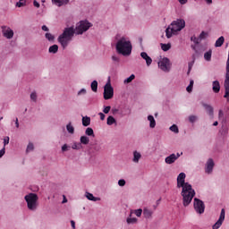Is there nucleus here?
I'll return each instance as SVG.
<instances>
[{"mask_svg":"<svg viewBox=\"0 0 229 229\" xmlns=\"http://www.w3.org/2000/svg\"><path fill=\"white\" fill-rule=\"evenodd\" d=\"M82 125L85 127L90 126V117L83 116L82 117Z\"/></svg>","mask_w":229,"mask_h":229,"instance_id":"obj_26","label":"nucleus"},{"mask_svg":"<svg viewBox=\"0 0 229 229\" xmlns=\"http://www.w3.org/2000/svg\"><path fill=\"white\" fill-rule=\"evenodd\" d=\"M86 198L89 201H97L98 200V198L94 197V195L90 192H86Z\"/></svg>","mask_w":229,"mask_h":229,"instance_id":"obj_31","label":"nucleus"},{"mask_svg":"<svg viewBox=\"0 0 229 229\" xmlns=\"http://www.w3.org/2000/svg\"><path fill=\"white\" fill-rule=\"evenodd\" d=\"M53 4L55 6H64V4H69V0H52Z\"/></svg>","mask_w":229,"mask_h":229,"instance_id":"obj_18","label":"nucleus"},{"mask_svg":"<svg viewBox=\"0 0 229 229\" xmlns=\"http://www.w3.org/2000/svg\"><path fill=\"white\" fill-rule=\"evenodd\" d=\"M66 131H68L70 135H74V126L72 123L70 122L66 124Z\"/></svg>","mask_w":229,"mask_h":229,"instance_id":"obj_21","label":"nucleus"},{"mask_svg":"<svg viewBox=\"0 0 229 229\" xmlns=\"http://www.w3.org/2000/svg\"><path fill=\"white\" fill-rule=\"evenodd\" d=\"M98 115H99L101 121H105V117H106L105 114L98 113Z\"/></svg>","mask_w":229,"mask_h":229,"instance_id":"obj_55","label":"nucleus"},{"mask_svg":"<svg viewBox=\"0 0 229 229\" xmlns=\"http://www.w3.org/2000/svg\"><path fill=\"white\" fill-rule=\"evenodd\" d=\"M140 56H141V58H143V60L146 61V64H147L148 67H149V65H151V64H153V59H151L149 57V55H148V53L141 52Z\"/></svg>","mask_w":229,"mask_h":229,"instance_id":"obj_16","label":"nucleus"},{"mask_svg":"<svg viewBox=\"0 0 229 229\" xmlns=\"http://www.w3.org/2000/svg\"><path fill=\"white\" fill-rule=\"evenodd\" d=\"M212 89H213V92H215V94H217L219 92V90H221V85L219 84V82L217 81H213Z\"/></svg>","mask_w":229,"mask_h":229,"instance_id":"obj_19","label":"nucleus"},{"mask_svg":"<svg viewBox=\"0 0 229 229\" xmlns=\"http://www.w3.org/2000/svg\"><path fill=\"white\" fill-rule=\"evenodd\" d=\"M48 53L52 55H56V53H58V45H53L49 47Z\"/></svg>","mask_w":229,"mask_h":229,"instance_id":"obj_24","label":"nucleus"},{"mask_svg":"<svg viewBox=\"0 0 229 229\" xmlns=\"http://www.w3.org/2000/svg\"><path fill=\"white\" fill-rule=\"evenodd\" d=\"M140 158H142V154L137 150H134L132 152V162L134 164H139V162H140Z\"/></svg>","mask_w":229,"mask_h":229,"instance_id":"obj_15","label":"nucleus"},{"mask_svg":"<svg viewBox=\"0 0 229 229\" xmlns=\"http://www.w3.org/2000/svg\"><path fill=\"white\" fill-rule=\"evenodd\" d=\"M205 2L207 3V4H212V0H205Z\"/></svg>","mask_w":229,"mask_h":229,"instance_id":"obj_62","label":"nucleus"},{"mask_svg":"<svg viewBox=\"0 0 229 229\" xmlns=\"http://www.w3.org/2000/svg\"><path fill=\"white\" fill-rule=\"evenodd\" d=\"M187 175L185 173H180L177 176V189H182L181 196H182L183 207H189L192 202L194 196H196V191L192 189V185L189 182H185Z\"/></svg>","mask_w":229,"mask_h":229,"instance_id":"obj_1","label":"nucleus"},{"mask_svg":"<svg viewBox=\"0 0 229 229\" xmlns=\"http://www.w3.org/2000/svg\"><path fill=\"white\" fill-rule=\"evenodd\" d=\"M181 155H183V153L182 152H181V153L177 152L176 154H174V153L170 154L169 156H167L165 158V164H167L168 165H171L174 164V162H176V160H178V158H180Z\"/></svg>","mask_w":229,"mask_h":229,"instance_id":"obj_10","label":"nucleus"},{"mask_svg":"<svg viewBox=\"0 0 229 229\" xmlns=\"http://www.w3.org/2000/svg\"><path fill=\"white\" fill-rule=\"evenodd\" d=\"M148 123H149V128H155V126H157V121L155 120V117L153 115H148L147 117Z\"/></svg>","mask_w":229,"mask_h":229,"instance_id":"obj_20","label":"nucleus"},{"mask_svg":"<svg viewBox=\"0 0 229 229\" xmlns=\"http://www.w3.org/2000/svg\"><path fill=\"white\" fill-rule=\"evenodd\" d=\"M115 49L118 55H122V56H130V55H131V50L133 49L130 38L123 36L118 38L115 44Z\"/></svg>","mask_w":229,"mask_h":229,"instance_id":"obj_2","label":"nucleus"},{"mask_svg":"<svg viewBox=\"0 0 229 229\" xmlns=\"http://www.w3.org/2000/svg\"><path fill=\"white\" fill-rule=\"evenodd\" d=\"M106 124H107V126H112L113 124H117V120H115V118H114V116L110 115L107 117Z\"/></svg>","mask_w":229,"mask_h":229,"instance_id":"obj_22","label":"nucleus"},{"mask_svg":"<svg viewBox=\"0 0 229 229\" xmlns=\"http://www.w3.org/2000/svg\"><path fill=\"white\" fill-rule=\"evenodd\" d=\"M204 59L207 62H210V60H212V50H209L204 54Z\"/></svg>","mask_w":229,"mask_h":229,"instance_id":"obj_29","label":"nucleus"},{"mask_svg":"<svg viewBox=\"0 0 229 229\" xmlns=\"http://www.w3.org/2000/svg\"><path fill=\"white\" fill-rule=\"evenodd\" d=\"M219 124L218 122H214L213 126H217Z\"/></svg>","mask_w":229,"mask_h":229,"instance_id":"obj_63","label":"nucleus"},{"mask_svg":"<svg viewBox=\"0 0 229 229\" xmlns=\"http://www.w3.org/2000/svg\"><path fill=\"white\" fill-rule=\"evenodd\" d=\"M214 165H216L214 159L208 158L205 165V173L207 174H212V172L214 171Z\"/></svg>","mask_w":229,"mask_h":229,"instance_id":"obj_13","label":"nucleus"},{"mask_svg":"<svg viewBox=\"0 0 229 229\" xmlns=\"http://www.w3.org/2000/svg\"><path fill=\"white\" fill-rule=\"evenodd\" d=\"M113 114H117V112H119V109L116 108H113L112 109Z\"/></svg>","mask_w":229,"mask_h":229,"instance_id":"obj_61","label":"nucleus"},{"mask_svg":"<svg viewBox=\"0 0 229 229\" xmlns=\"http://www.w3.org/2000/svg\"><path fill=\"white\" fill-rule=\"evenodd\" d=\"M80 144H83L84 146H87V144H89L90 142V139H89V137L87 136H81L80 138Z\"/></svg>","mask_w":229,"mask_h":229,"instance_id":"obj_25","label":"nucleus"},{"mask_svg":"<svg viewBox=\"0 0 229 229\" xmlns=\"http://www.w3.org/2000/svg\"><path fill=\"white\" fill-rule=\"evenodd\" d=\"M10 143V137H6L4 139V146H6Z\"/></svg>","mask_w":229,"mask_h":229,"instance_id":"obj_51","label":"nucleus"},{"mask_svg":"<svg viewBox=\"0 0 229 229\" xmlns=\"http://www.w3.org/2000/svg\"><path fill=\"white\" fill-rule=\"evenodd\" d=\"M207 37H208V33L202 31L199 36V40H205L207 38Z\"/></svg>","mask_w":229,"mask_h":229,"instance_id":"obj_42","label":"nucleus"},{"mask_svg":"<svg viewBox=\"0 0 229 229\" xmlns=\"http://www.w3.org/2000/svg\"><path fill=\"white\" fill-rule=\"evenodd\" d=\"M92 149L93 153H99V151H101V145L96 143L95 145H93Z\"/></svg>","mask_w":229,"mask_h":229,"instance_id":"obj_37","label":"nucleus"},{"mask_svg":"<svg viewBox=\"0 0 229 229\" xmlns=\"http://www.w3.org/2000/svg\"><path fill=\"white\" fill-rule=\"evenodd\" d=\"M114 98V88L110 83V77H108V81L106 84L104 86V99L108 100Z\"/></svg>","mask_w":229,"mask_h":229,"instance_id":"obj_8","label":"nucleus"},{"mask_svg":"<svg viewBox=\"0 0 229 229\" xmlns=\"http://www.w3.org/2000/svg\"><path fill=\"white\" fill-rule=\"evenodd\" d=\"M63 203H67V199H64L63 200Z\"/></svg>","mask_w":229,"mask_h":229,"instance_id":"obj_64","label":"nucleus"},{"mask_svg":"<svg viewBox=\"0 0 229 229\" xmlns=\"http://www.w3.org/2000/svg\"><path fill=\"white\" fill-rule=\"evenodd\" d=\"M30 99H31V101H33L34 103H37V99H38L37 91H32V92L30 93Z\"/></svg>","mask_w":229,"mask_h":229,"instance_id":"obj_40","label":"nucleus"},{"mask_svg":"<svg viewBox=\"0 0 229 229\" xmlns=\"http://www.w3.org/2000/svg\"><path fill=\"white\" fill-rule=\"evenodd\" d=\"M69 148H71V147H69V145L64 144V145L62 146V151H63V152L69 151Z\"/></svg>","mask_w":229,"mask_h":229,"instance_id":"obj_50","label":"nucleus"},{"mask_svg":"<svg viewBox=\"0 0 229 229\" xmlns=\"http://www.w3.org/2000/svg\"><path fill=\"white\" fill-rule=\"evenodd\" d=\"M225 208L221 209L220 216L218 220L212 226L213 229H219L223 225V223L225 222Z\"/></svg>","mask_w":229,"mask_h":229,"instance_id":"obj_11","label":"nucleus"},{"mask_svg":"<svg viewBox=\"0 0 229 229\" xmlns=\"http://www.w3.org/2000/svg\"><path fill=\"white\" fill-rule=\"evenodd\" d=\"M33 5L35 6V8H40V4L37 0L33 1Z\"/></svg>","mask_w":229,"mask_h":229,"instance_id":"obj_53","label":"nucleus"},{"mask_svg":"<svg viewBox=\"0 0 229 229\" xmlns=\"http://www.w3.org/2000/svg\"><path fill=\"white\" fill-rule=\"evenodd\" d=\"M193 87H194V81L191 80L189 86L186 88L187 92H192Z\"/></svg>","mask_w":229,"mask_h":229,"instance_id":"obj_41","label":"nucleus"},{"mask_svg":"<svg viewBox=\"0 0 229 229\" xmlns=\"http://www.w3.org/2000/svg\"><path fill=\"white\" fill-rule=\"evenodd\" d=\"M160 46H161L162 51L165 52V51H169V49H171V43H167V44L161 43Z\"/></svg>","mask_w":229,"mask_h":229,"instance_id":"obj_30","label":"nucleus"},{"mask_svg":"<svg viewBox=\"0 0 229 229\" xmlns=\"http://www.w3.org/2000/svg\"><path fill=\"white\" fill-rule=\"evenodd\" d=\"M143 217L145 219H151L153 217V210L148 207L143 208Z\"/></svg>","mask_w":229,"mask_h":229,"instance_id":"obj_14","label":"nucleus"},{"mask_svg":"<svg viewBox=\"0 0 229 229\" xmlns=\"http://www.w3.org/2000/svg\"><path fill=\"white\" fill-rule=\"evenodd\" d=\"M111 58H112L113 62H115L116 64H119V62H121V59L119 58V56H117L115 55H112Z\"/></svg>","mask_w":229,"mask_h":229,"instance_id":"obj_47","label":"nucleus"},{"mask_svg":"<svg viewBox=\"0 0 229 229\" xmlns=\"http://www.w3.org/2000/svg\"><path fill=\"white\" fill-rule=\"evenodd\" d=\"M157 65L164 72H169L171 71V61L167 57L161 58Z\"/></svg>","mask_w":229,"mask_h":229,"instance_id":"obj_9","label":"nucleus"},{"mask_svg":"<svg viewBox=\"0 0 229 229\" xmlns=\"http://www.w3.org/2000/svg\"><path fill=\"white\" fill-rule=\"evenodd\" d=\"M26 4V0H19V2L16 3V6L18 8H22Z\"/></svg>","mask_w":229,"mask_h":229,"instance_id":"obj_43","label":"nucleus"},{"mask_svg":"<svg viewBox=\"0 0 229 229\" xmlns=\"http://www.w3.org/2000/svg\"><path fill=\"white\" fill-rule=\"evenodd\" d=\"M223 44H225V37L222 36L216 39L215 43V47H221Z\"/></svg>","mask_w":229,"mask_h":229,"instance_id":"obj_23","label":"nucleus"},{"mask_svg":"<svg viewBox=\"0 0 229 229\" xmlns=\"http://www.w3.org/2000/svg\"><path fill=\"white\" fill-rule=\"evenodd\" d=\"M90 28H92V23H90L89 21H81L76 24L74 33L76 35H83V33H85V31H89Z\"/></svg>","mask_w":229,"mask_h":229,"instance_id":"obj_6","label":"nucleus"},{"mask_svg":"<svg viewBox=\"0 0 229 229\" xmlns=\"http://www.w3.org/2000/svg\"><path fill=\"white\" fill-rule=\"evenodd\" d=\"M71 225L72 229H76V222L74 220H71Z\"/></svg>","mask_w":229,"mask_h":229,"instance_id":"obj_57","label":"nucleus"},{"mask_svg":"<svg viewBox=\"0 0 229 229\" xmlns=\"http://www.w3.org/2000/svg\"><path fill=\"white\" fill-rule=\"evenodd\" d=\"M142 212H143L142 208H139V209H135L133 211V214H135L137 217H140V216H142Z\"/></svg>","mask_w":229,"mask_h":229,"instance_id":"obj_44","label":"nucleus"},{"mask_svg":"<svg viewBox=\"0 0 229 229\" xmlns=\"http://www.w3.org/2000/svg\"><path fill=\"white\" fill-rule=\"evenodd\" d=\"M188 121L189 123H191V124H194V123H196V121H198V116L191 114L188 117Z\"/></svg>","mask_w":229,"mask_h":229,"instance_id":"obj_36","label":"nucleus"},{"mask_svg":"<svg viewBox=\"0 0 229 229\" xmlns=\"http://www.w3.org/2000/svg\"><path fill=\"white\" fill-rule=\"evenodd\" d=\"M72 37H74V26L65 28L63 33L57 38V42L61 44L63 49H65L71 40H72Z\"/></svg>","mask_w":229,"mask_h":229,"instance_id":"obj_4","label":"nucleus"},{"mask_svg":"<svg viewBox=\"0 0 229 229\" xmlns=\"http://www.w3.org/2000/svg\"><path fill=\"white\" fill-rule=\"evenodd\" d=\"M180 4H187L188 0H178Z\"/></svg>","mask_w":229,"mask_h":229,"instance_id":"obj_59","label":"nucleus"},{"mask_svg":"<svg viewBox=\"0 0 229 229\" xmlns=\"http://www.w3.org/2000/svg\"><path fill=\"white\" fill-rule=\"evenodd\" d=\"M112 107L110 106H104L103 112L104 114H109Z\"/></svg>","mask_w":229,"mask_h":229,"instance_id":"obj_49","label":"nucleus"},{"mask_svg":"<svg viewBox=\"0 0 229 229\" xmlns=\"http://www.w3.org/2000/svg\"><path fill=\"white\" fill-rule=\"evenodd\" d=\"M33 149H35V146L33 145V143L30 142L27 146L26 153H31Z\"/></svg>","mask_w":229,"mask_h":229,"instance_id":"obj_39","label":"nucleus"},{"mask_svg":"<svg viewBox=\"0 0 229 229\" xmlns=\"http://www.w3.org/2000/svg\"><path fill=\"white\" fill-rule=\"evenodd\" d=\"M45 38H47V40H48V42H55V35L49 33V32H47L45 34Z\"/></svg>","mask_w":229,"mask_h":229,"instance_id":"obj_28","label":"nucleus"},{"mask_svg":"<svg viewBox=\"0 0 229 229\" xmlns=\"http://www.w3.org/2000/svg\"><path fill=\"white\" fill-rule=\"evenodd\" d=\"M191 40L194 42V44H199V38H191Z\"/></svg>","mask_w":229,"mask_h":229,"instance_id":"obj_56","label":"nucleus"},{"mask_svg":"<svg viewBox=\"0 0 229 229\" xmlns=\"http://www.w3.org/2000/svg\"><path fill=\"white\" fill-rule=\"evenodd\" d=\"M1 29H2V33L5 38H8L9 40L11 38H13V30H12L10 27L5 25L2 26Z\"/></svg>","mask_w":229,"mask_h":229,"instance_id":"obj_12","label":"nucleus"},{"mask_svg":"<svg viewBox=\"0 0 229 229\" xmlns=\"http://www.w3.org/2000/svg\"><path fill=\"white\" fill-rule=\"evenodd\" d=\"M4 153H6V151H5V148H3L0 150V158H3V157H4Z\"/></svg>","mask_w":229,"mask_h":229,"instance_id":"obj_52","label":"nucleus"},{"mask_svg":"<svg viewBox=\"0 0 229 229\" xmlns=\"http://www.w3.org/2000/svg\"><path fill=\"white\" fill-rule=\"evenodd\" d=\"M81 94H87V89H81L78 92V96H81Z\"/></svg>","mask_w":229,"mask_h":229,"instance_id":"obj_54","label":"nucleus"},{"mask_svg":"<svg viewBox=\"0 0 229 229\" xmlns=\"http://www.w3.org/2000/svg\"><path fill=\"white\" fill-rule=\"evenodd\" d=\"M15 126L16 128H19V118L15 119Z\"/></svg>","mask_w":229,"mask_h":229,"instance_id":"obj_60","label":"nucleus"},{"mask_svg":"<svg viewBox=\"0 0 229 229\" xmlns=\"http://www.w3.org/2000/svg\"><path fill=\"white\" fill-rule=\"evenodd\" d=\"M170 131H173L174 133H180V129H178V125L173 124L169 128Z\"/></svg>","mask_w":229,"mask_h":229,"instance_id":"obj_35","label":"nucleus"},{"mask_svg":"<svg viewBox=\"0 0 229 229\" xmlns=\"http://www.w3.org/2000/svg\"><path fill=\"white\" fill-rule=\"evenodd\" d=\"M72 149H76V150L81 149V143L74 141L72 145Z\"/></svg>","mask_w":229,"mask_h":229,"instance_id":"obj_33","label":"nucleus"},{"mask_svg":"<svg viewBox=\"0 0 229 229\" xmlns=\"http://www.w3.org/2000/svg\"><path fill=\"white\" fill-rule=\"evenodd\" d=\"M202 106H204L209 117H214V107H212V106L203 103Z\"/></svg>","mask_w":229,"mask_h":229,"instance_id":"obj_17","label":"nucleus"},{"mask_svg":"<svg viewBox=\"0 0 229 229\" xmlns=\"http://www.w3.org/2000/svg\"><path fill=\"white\" fill-rule=\"evenodd\" d=\"M91 90L93 92H98V81H93L91 82Z\"/></svg>","mask_w":229,"mask_h":229,"instance_id":"obj_38","label":"nucleus"},{"mask_svg":"<svg viewBox=\"0 0 229 229\" xmlns=\"http://www.w3.org/2000/svg\"><path fill=\"white\" fill-rule=\"evenodd\" d=\"M193 208L196 214H198L199 216L205 214V202L198 198H195L193 199Z\"/></svg>","mask_w":229,"mask_h":229,"instance_id":"obj_7","label":"nucleus"},{"mask_svg":"<svg viewBox=\"0 0 229 229\" xmlns=\"http://www.w3.org/2000/svg\"><path fill=\"white\" fill-rule=\"evenodd\" d=\"M41 30H42L43 31H49V28H47V26H46V25H43V26L41 27Z\"/></svg>","mask_w":229,"mask_h":229,"instance_id":"obj_58","label":"nucleus"},{"mask_svg":"<svg viewBox=\"0 0 229 229\" xmlns=\"http://www.w3.org/2000/svg\"><path fill=\"white\" fill-rule=\"evenodd\" d=\"M85 133L88 135V137H94V130L90 127L86 129Z\"/></svg>","mask_w":229,"mask_h":229,"instance_id":"obj_34","label":"nucleus"},{"mask_svg":"<svg viewBox=\"0 0 229 229\" xmlns=\"http://www.w3.org/2000/svg\"><path fill=\"white\" fill-rule=\"evenodd\" d=\"M185 28V20L177 19L166 28L165 30V37L166 38H171L173 35H176L178 31H182Z\"/></svg>","mask_w":229,"mask_h":229,"instance_id":"obj_3","label":"nucleus"},{"mask_svg":"<svg viewBox=\"0 0 229 229\" xmlns=\"http://www.w3.org/2000/svg\"><path fill=\"white\" fill-rule=\"evenodd\" d=\"M138 219L136 217H131V215H130V217H127L126 222L128 225H137Z\"/></svg>","mask_w":229,"mask_h":229,"instance_id":"obj_27","label":"nucleus"},{"mask_svg":"<svg viewBox=\"0 0 229 229\" xmlns=\"http://www.w3.org/2000/svg\"><path fill=\"white\" fill-rule=\"evenodd\" d=\"M218 119L220 121H225V112L221 109L218 111Z\"/></svg>","mask_w":229,"mask_h":229,"instance_id":"obj_46","label":"nucleus"},{"mask_svg":"<svg viewBox=\"0 0 229 229\" xmlns=\"http://www.w3.org/2000/svg\"><path fill=\"white\" fill-rule=\"evenodd\" d=\"M118 185L119 187H124V185H126V181L124 179H120L118 181Z\"/></svg>","mask_w":229,"mask_h":229,"instance_id":"obj_48","label":"nucleus"},{"mask_svg":"<svg viewBox=\"0 0 229 229\" xmlns=\"http://www.w3.org/2000/svg\"><path fill=\"white\" fill-rule=\"evenodd\" d=\"M24 199L27 204L28 210L30 212H37L38 208V195L37 193L30 192L24 196Z\"/></svg>","mask_w":229,"mask_h":229,"instance_id":"obj_5","label":"nucleus"},{"mask_svg":"<svg viewBox=\"0 0 229 229\" xmlns=\"http://www.w3.org/2000/svg\"><path fill=\"white\" fill-rule=\"evenodd\" d=\"M134 80H135V74H131L130 77H128L123 81V83L124 85H128V83H131V81Z\"/></svg>","mask_w":229,"mask_h":229,"instance_id":"obj_32","label":"nucleus"},{"mask_svg":"<svg viewBox=\"0 0 229 229\" xmlns=\"http://www.w3.org/2000/svg\"><path fill=\"white\" fill-rule=\"evenodd\" d=\"M192 67H194V61H191L188 64V72L187 74H191V71H192Z\"/></svg>","mask_w":229,"mask_h":229,"instance_id":"obj_45","label":"nucleus"}]
</instances>
